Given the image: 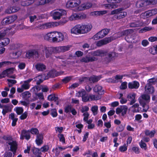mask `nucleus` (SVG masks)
Segmentation results:
<instances>
[{"mask_svg":"<svg viewBox=\"0 0 157 157\" xmlns=\"http://www.w3.org/2000/svg\"><path fill=\"white\" fill-rule=\"evenodd\" d=\"M92 28L90 24H78L71 29V32L75 34H85L90 31Z\"/></svg>","mask_w":157,"mask_h":157,"instance_id":"obj_1","label":"nucleus"},{"mask_svg":"<svg viewBox=\"0 0 157 157\" xmlns=\"http://www.w3.org/2000/svg\"><path fill=\"white\" fill-rule=\"evenodd\" d=\"M150 100V96L146 94H143L139 98V102L143 108V111L146 112L149 109L148 104Z\"/></svg>","mask_w":157,"mask_h":157,"instance_id":"obj_2","label":"nucleus"},{"mask_svg":"<svg viewBox=\"0 0 157 157\" xmlns=\"http://www.w3.org/2000/svg\"><path fill=\"white\" fill-rule=\"evenodd\" d=\"M123 10L122 8H120L112 11L111 14H115L114 17L118 19H120L124 17L127 15V13L125 12H122Z\"/></svg>","mask_w":157,"mask_h":157,"instance_id":"obj_3","label":"nucleus"},{"mask_svg":"<svg viewBox=\"0 0 157 157\" xmlns=\"http://www.w3.org/2000/svg\"><path fill=\"white\" fill-rule=\"evenodd\" d=\"M65 11L62 10H55L51 12V16L54 20L59 19L63 15L66 14Z\"/></svg>","mask_w":157,"mask_h":157,"instance_id":"obj_4","label":"nucleus"},{"mask_svg":"<svg viewBox=\"0 0 157 157\" xmlns=\"http://www.w3.org/2000/svg\"><path fill=\"white\" fill-rule=\"evenodd\" d=\"M44 49L45 51L46 57L47 58L51 57L53 53H57L56 47H44Z\"/></svg>","mask_w":157,"mask_h":157,"instance_id":"obj_5","label":"nucleus"},{"mask_svg":"<svg viewBox=\"0 0 157 157\" xmlns=\"http://www.w3.org/2000/svg\"><path fill=\"white\" fill-rule=\"evenodd\" d=\"M133 31L132 29H128L121 32V34L122 36H125V40L128 42H130V39L131 38V36Z\"/></svg>","mask_w":157,"mask_h":157,"instance_id":"obj_6","label":"nucleus"},{"mask_svg":"<svg viewBox=\"0 0 157 157\" xmlns=\"http://www.w3.org/2000/svg\"><path fill=\"white\" fill-rule=\"evenodd\" d=\"M64 35L61 33L54 31V42H59L64 40Z\"/></svg>","mask_w":157,"mask_h":157,"instance_id":"obj_7","label":"nucleus"},{"mask_svg":"<svg viewBox=\"0 0 157 157\" xmlns=\"http://www.w3.org/2000/svg\"><path fill=\"white\" fill-rule=\"evenodd\" d=\"M17 16L15 15L7 17L4 18L2 20V23L3 25L10 24L14 21L17 19Z\"/></svg>","mask_w":157,"mask_h":157,"instance_id":"obj_8","label":"nucleus"},{"mask_svg":"<svg viewBox=\"0 0 157 157\" xmlns=\"http://www.w3.org/2000/svg\"><path fill=\"white\" fill-rule=\"evenodd\" d=\"M76 96L78 97H82V101L84 102L88 101L90 98V97H89L88 95L86 94V93L84 90L79 91L78 93L76 94Z\"/></svg>","mask_w":157,"mask_h":157,"instance_id":"obj_9","label":"nucleus"},{"mask_svg":"<svg viewBox=\"0 0 157 157\" xmlns=\"http://www.w3.org/2000/svg\"><path fill=\"white\" fill-rule=\"evenodd\" d=\"M113 40V37H108L104 40L98 41L96 44V45L98 47H100L106 44L111 42Z\"/></svg>","mask_w":157,"mask_h":157,"instance_id":"obj_10","label":"nucleus"},{"mask_svg":"<svg viewBox=\"0 0 157 157\" xmlns=\"http://www.w3.org/2000/svg\"><path fill=\"white\" fill-rule=\"evenodd\" d=\"M97 60V58L94 56L90 57L88 56H86L83 57L80 60V61L82 62L88 63L89 62H93L96 61Z\"/></svg>","mask_w":157,"mask_h":157,"instance_id":"obj_11","label":"nucleus"},{"mask_svg":"<svg viewBox=\"0 0 157 157\" xmlns=\"http://www.w3.org/2000/svg\"><path fill=\"white\" fill-rule=\"evenodd\" d=\"M30 138V132L29 130L27 131L25 130H23L21 131V135L20 139L23 140L25 138L28 140Z\"/></svg>","mask_w":157,"mask_h":157,"instance_id":"obj_12","label":"nucleus"},{"mask_svg":"<svg viewBox=\"0 0 157 157\" xmlns=\"http://www.w3.org/2000/svg\"><path fill=\"white\" fill-rule=\"evenodd\" d=\"M54 31L48 33L44 36V39L50 42H54Z\"/></svg>","mask_w":157,"mask_h":157,"instance_id":"obj_13","label":"nucleus"},{"mask_svg":"<svg viewBox=\"0 0 157 157\" xmlns=\"http://www.w3.org/2000/svg\"><path fill=\"white\" fill-rule=\"evenodd\" d=\"M0 108L2 109V113L4 116L6 113L11 111L10 107L8 105H4L0 103Z\"/></svg>","mask_w":157,"mask_h":157,"instance_id":"obj_14","label":"nucleus"},{"mask_svg":"<svg viewBox=\"0 0 157 157\" xmlns=\"http://www.w3.org/2000/svg\"><path fill=\"white\" fill-rule=\"evenodd\" d=\"M136 5L137 8H141L147 6L146 0H140L136 2Z\"/></svg>","mask_w":157,"mask_h":157,"instance_id":"obj_15","label":"nucleus"},{"mask_svg":"<svg viewBox=\"0 0 157 157\" xmlns=\"http://www.w3.org/2000/svg\"><path fill=\"white\" fill-rule=\"evenodd\" d=\"M70 47L69 46H62L56 47L57 53L60 52H65L69 49Z\"/></svg>","mask_w":157,"mask_h":157,"instance_id":"obj_16","label":"nucleus"},{"mask_svg":"<svg viewBox=\"0 0 157 157\" xmlns=\"http://www.w3.org/2000/svg\"><path fill=\"white\" fill-rule=\"evenodd\" d=\"M145 90L148 94H153L155 91V89L152 86L147 84L145 87Z\"/></svg>","mask_w":157,"mask_h":157,"instance_id":"obj_17","label":"nucleus"},{"mask_svg":"<svg viewBox=\"0 0 157 157\" xmlns=\"http://www.w3.org/2000/svg\"><path fill=\"white\" fill-rule=\"evenodd\" d=\"M128 87L131 89H137L139 86V83L136 81H134L132 82H129L128 84Z\"/></svg>","mask_w":157,"mask_h":157,"instance_id":"obj_18","label":"nucleus"},{"mask_svg":"<svg viewBox=\"0 0 157 157\" xmlns=\"http://www.w3.org/2000/svg\"><path fill=\"white\" fill-rule=\"evenodd\" d=\"M93 91L96 93L98 92V94L102 95L104 93L103 90H102V87L98 85H96L93 89Z\"/></svg>","mask_w":157,"mask_h":157,"instance_id":"obj_19","label":"nucleus"},{"mask_svg":"<svg viewBox=\"0 0 157 157\" xmlns=\"http://www.w3.org/2000/svg\"><path fill=\"white\" fill-rule=\"evenodd\" d=\"M135 97L136 94L135 93L130 94L128 95L127 98L128 100L130 101V105H132L135 102Z\"/></svg>","mask_w":157,"mask_h":157,"instance_id":"obj_20","label":"nucleus"},{"mask_svg":"<svg viewBox=\"0 0 157 157\" xmlns=\"http://www.w3.org/2000/svg\"><path fill=\"white\" fill-rule=\"evenodd\" d=\"M36 0H27L21 2V5L23 6H27L33 4Z\"/></svg>","mask_w":157,"mask_h":157,"instance_id":"obj_21","label":"nucleus"},{"mask_svg":"<svg viewBox=\"0 0 157 157\" xmlns=\"http://www.w3.org/2000/svg\"><path fill=\"white\" fill-rule=\"evenodd\" d=\"M9 118L12 120V125L13 126H15L18 120V118L15 117V114L14 113H11L9 116Z\"/></svg>","mask_w":157,"mask_h":157,"instance_id":"obj_22","label":"nucleus"},{"mask_svg":"<svg viewBox=\"0 0 157 157\" xmlns=\"http://www.w3.org/2000/svg\"><path fill=\"white\" fill-rule=\"evenodd\" d=\"M92 6V4L90 2L82 4L79 7L80 10H83L86 9H89Z\"/></svg>","mask_w":157,"mask_h":157,"instance_id":"obj_23","label":"nucleus"},{"mask_svg":"<svg viewBox=\"0 0 157 157\" xmlns=\"http://www.w3.org/2000/svg\"><path fill=\"white\" fill-rule=\"evenodd\" d=\"M46 29L58 26L59 23L58 22H48L45 23Z\"/></svg>","mask_w":157,"mask_h":157,"instance_id":"obj_24","label":"nucleus"},{"mask_svg":"<svg viewBox=\"0 0 157 157\" xmlns=\"http://www.w3.org/2000/svg\"><path fill=\"white\" fill-rule=\"evenodd\" d=\"M19 10V8L18 7L13 6L11 7L9 9L6 10L5 12L7 13H15L18 11Z\"/></svg>","mask_w":157,"mask_h":157,"instance_id":"obj_25","label":"nucleus"},{"mask_svg":"<svg viewBox=\"0 0 157 157\" xmlns=\"http://www.w3.org/2000/svg\"><path fill=\"white\" fill-rule=\"evenodd\" d=\"M35 67L38 71H42L46 69L45 66L43 63H39L35 65Z\"/></svg>","mask_w":157,"mask_h":157,"instance_id":"obj_26","label":"nucleus"},{"mask_svg":"<svg viewBox=\"0 0 157 157\" xmlns=\"http://www.w3.org/2000/svg\"><path fill=\"white\" fill-rule=\"evenodd\" d=\"M8 144L10 145V150L12 151H15L17 149V144L15 141L9 142Z\"/></svg>","mask_w":157,"mask_h":157,"instance_id":"obj_27","label":"nucleus"},{"mask_svg":"<svg viewBox=\"0 0 157 157\" xmlns=\"http://www.w3.org/2000/svg\"><path fill=\"white\" fill-rule=\"evenodd\" d=\"M27 56L28 57H33L34 56H36V55H38V52L37 51L35 50H32L30 51H29L27 53Z\"/></svg>","mask_w":157,"mask_h":157,"instance_id":"obj_28","label":"nucleus"},{"mask_svg":"<svg viewBox=\"0 0 157 157\" xmlns=\"http://www.w3.org/2000/svg\"><path fill=\"white\" fill-rule=\"evenodd\" d=\"M155 131L154 130L150 131L148 130H146L144 131V133L146 136H149L150 138H152L154 136Z\"/></svg>","mask_w":157,"mask_h":157,"instance_id":"obj_29","label":"nucleus"},{"mask_svg":"<svg viewBox=\"0 0 157 157\" xmlns=\"http://www.w3.org/2000/svg\"><path fill=\"white\" fill-rule=\"evenodd\" d=\"M102 33V32L100 31L96 34L93 37L94 40H96L104 37V36Z\"/></svg>","mask_w":157,"mask_h":157,"instance_id":"obj_30","label":"nucleus"},{"mask_svg":"<svg viewBox=\"0 0 157 157\" xmlns=\"http://www.w3.org/2000/svg\"><path fill=\"white\" fill-rule=\"evenodd\" d=\"M92 55L93 56H102L105 55L103 51L100 50H98L96 51L92 52Z\"/></svg>","mask_w":157,"mask_h":157,"instance_id":"obj_31","label":"nucleus"},{"mask_svg":"<svg viewBox=\"0 0 157 157\" xmlns=\"http://www.w3.org/2000/svg\"><path fill=\"white\" fill-rule=\"evenodd\" d=\"M105 55L106 57L108 58V61L109 62L112 58L117 56V54L115 52H113L111 53H108Z\"/></svg>","mask_w":157,"mask_h":157,"instance_id":"obj_32","label":"nucleus"},{"mask_svg":"<svg viewBox=\"0 0 157 157\" xmlns=\"http://www.w3.org/2000/svg\"><path fill=\"white\" fill-rule=\"evenodd\" d=\"M146 13L148 14V16H149L150 17L157 13V9H154L150 10L147 11V12Z\"/></svg>","mask_w":157,"mask_h":157,"instance_id":"obj_33","label":"nucleus"},{"mask_svg":"<svg viewBox=\"0 0 157 157\" xmlns=\"http://www.w3.org/2000/svg\"><path fill=\"white\" fill-rule=\"evenodd\" d=\"M43 137L41 134H39L37 136V138L36 140L37 144L40 145L42 143Z\"/></svg>","mask_w":157,"mask_h":157,"instance_id":"obj_34","label":"nucleus"},{"mask_svg":"<svg viewBox=\"0 0 157 157\" xmlns=\"http://www.w3.org/2000/svg\"><path fill=\"white\" fill-rule=\"evenodd\" d=\"M157 82V78H153L149 79L147 80V84H149L150 85L152 86L155 84Z\"/></svg>","mask_w":157,"mask_h":157,"instance_id":"obj_35","label":"nucleus"},{"mask_svg":"<svg viewBox=\"0 0 157 157\" xmlns=\"http://www.w3.org/2000/svg\"><path fill=\"white\" fill-rule=\"evenodd\" d=\"M100 78L99 76H93L89 78V80L90 81H92L93 83L97 82Z\"/></svg>","mask_w":157,"mask_h":157,"instance_id":"obj_36","label":"nucleus"},{"mask_svg":"<svg viewBox=\"0 0 157 157\" xmlns=\"http://www.w3.org/2000/svg\"><path fill=\"white\" fill-rule=\"evenodd\" d=\"M101 95H92L90 96V98L91 100H97L100 99L101 98Z\"/></svg>","mask_w":157,"mask_h":157,"instance_id":"obj_37","label":"nucleus"},{"mask_svg":"<svg viewBox=\"0 0 157 157\" xmlns=\"http://www.w3.org/2000/svg\"><path fill=\"white\" fill-rule=\"evenodd\" d=\"M150 52L152 54L155 55L157 53V45L153 46L150 48L149 49Z\"/></svg>","mask_w":157,"mask_h":157,"instance_id":"obj_38","label":"nucleus"},{"mask_svg":"<svg viewBox=\"0 0 157 157\" xmlns=\"http://www.w3.org/2000/svg\"><path fill=\"white\" fill-rule=\"evenodd\" d=\"M128 109V107L126 105H122L121 106V109L122 113L121 115L122 116H124L126 114Z\"/></svg>","mask_w":157,"mask_h":157,"instance_id":"obj_39","label":"nucleus"},{"mask_svg":"<svg viewBox=\"0 0 157 157\" xmlns=\"http://www.w3.org/2000/svg\"><path fill=\"white\" fill-rule=\"evenodd\" d=\"M34 79L35 81L36 82V84L38 85H40L43 81L42 78V77L40 75L36 77Z\"/></svg>","mask_w":157,"mask_h":157,"instance_id":"obj_40","label":"nucleus"},{"mask_svg":"<svg viewBox=\"0 0 157 157\" xmlns=\"http://www.w3.org/2000/svg\"><path fill=\"white\" fill-rule=\"evenodd\" d=\"M147 6L155 5L157 4V0H146Z\"/></svg>","mask_w":157,"mask_h":157,"instance_id":"obj_41","label":"nucleus"},{"mask_svg":"<svg viewBox=\"0 0 157 157\" xmlns=\"http://www.w3.org/2000/svg\"><path fill=\"white\" fill-rule=\"evenodd\" d=\"M98 107L97 105H94L92 107L91 110L94 115L95 116L98 114Z\"/></svg>","mask_w":157,"mask_h":157,"instance_id":"obj_42","label":"nucleus"},{"mask_svg":"<svg viewBox=\"0 0 157 157\" xmlns=\"http://www.w3.org/2000/svg\"><path fill=\"white\" fill-rule=\"evenodd\" d=\"M17 115H21L23 112V109L21 107H17L14 109Z\"/></svg>","mask_w":157,"mask_h":157,"instance_id":"obj_43","label":"nucleus"},{"mask_svg":"<svg viewBox=\"0 0 157 157\" xmlns=\"http://www.w3.org/2000/svg\"><path fill=\"white\" fill-rule=\"evenodd\" d=\"M105 7L107 9H113L116 7V5L114 3H109L105 5Z\"/></svg>","mask_w":157,"mask_h":157,"instance_id":"obj_44","label":"nucleus"},{"mask_svg":"<svg viewBox=\"0 0 157 157\" xmlns=\"http://www.w3.org/2000/svg\"><path fill=\"white\" fill-rule=\"evenodd\" d=\"M138 21L133 22L130 24L129 26L131 27H136L140 26V24Z\"/></svg>","mask_w":157,"mask_h":157,"instance_id":"obj_45","label":"nucleus"},{"mask_svg":"<svg viewBox=\"0 0 157 157\" xmlns=\"http://www.w3.org/2000/svg\"><path fill=\"white\" fill-rule=\"evenodd\" d=\"M10 42V40L7 38H4L2 40V45L6 46Z\"/></svg>","mask_w":157,"mask_h":157,"instance_id":"obj_46","label":"nucleus"},{"mask_svg":"<svg viewBox=\"0 0 157 157\" xmlns=\"http://www.w3.org/2000/svg\"><path fill=\"white\" fill-rule=\"evenodd\" d=\"M11 63L10 62L6 61L0 62V68L7 65H10Z\"/></svg>","mask_w":157,"mask_h":157,"instance_id":"obj_47","label":"nucleus"},{"mask_svg":"<svg viewBox=\"0 0 157 157\" xmlns=\"http://www.w3.org/2000/svg\"><path fill=\"white\" fill-rule=\"evenodd\" d=\"M139 145L140 147L144 150H146L147 148V145L143 140H141L140 142L139 143Z\"/></svg>","mask_w":157,"mask_h":157,"instance_id":"obj_48","label":"nucleus"},{"mask_svg":"<svg viewBox=\"0 0 157 157\" xmlns=\"http://www.w3.org/2000/svg\"><path fill=\"white\" fill-rule=\"evenodd\" d=\"M127 146L126 144H124L123 146L120 147L119 150L121 152H124L127 150Z\"/></svg>","mask_w":157,"mask_h":157,"instance_id":"obj_49","label":"nucleus"},{"mask_svg":"<svg viewBox=\"0 0 157 157\" xmlns=\"http://www.w3.org/2000/svg\"><path fill=\"white\" fill-rule=\"evenodd\" d=\"M86 17V16L85 14L82 13L81 14H77V19H83Z\"/></svg>","mask_w":157,"mask_h":157,"instance_id":"obj_50","label":"nucleus"},{"mask_svg":"<svg viewBox=\"0 0 157 157\" xmlns=\"http://www.w3.org/2000/svg\"><path fill=\"white\" fill-rule=\"evenodd\" d=\"M107 13L106 10L99 11L94 12V14L96 15H100L104 14Z\"/></svg>","mask_w":157,"mask_h":157,"instance_id":"obj_51","label":"nucleus"},{"mask_svg":"<svg viewBox=\"0 0 157 157\" xmlns=\"http://www.w3.org/2000/svg\"><path fill=\"white\" fill-rule=\"evenodd\" d=\"M58 136L59 138V141L63 143L65 142V139L63 135L62 134H58Z\"/></svg>","mask_w":157,"mask_h":157,"instance_id":"obj_52","label":"nucleus"},{"mask_svg":"<svg viewBox=\"0 0 157 157\" xmlns=\"http://www.w3.org/2000/svg\"><path fill=\"white\" fill-rule=\"evenodd\" d=\"M73 108L71 105H68L64 108V112L66 113H68L70 112L71 110Z\"/></svg>","mask_w":157,"mask_h":157,"instance_id":"obj_53","label":"nucleus"},{"mask_svg":"<svg viewBox=\"0 0 157 157\" xmlns=\"http://www.w3.org/2000/svg\"><path fill=\"white\" fill-rule=\"evenodd\" d=\"M110 30V29L105 28L102 29L101 31L102 32V33L103 34V35H104V36H105L107 35V34L109 32Z\"/></svg>","mask_w":157,"mask_h":157,"instance_id":"obj_54","label":"nucleus"},{"mask_svg":"<svg viewBox=\"0 0 157 157\" xmlns=\"http://www.w3.org/2000/svg\"><path fill=\"white\" fill-rule=\"evenodd\" d=\"M72 1L74 7L78 6L81 3L80 0H72Z\"/></svg>","mask_w":157,"mask_h":157,"instance_id":"obj_55","label":"nucleus"},{"mask_svg":"<svg viewBox=\"0 0 157 157\" xmlns=\"http://www.w3.org/2000/svg\"><path fill=\"white\" fill-rule=\"evenodd\" d=\"M50 114L53 117H56L57 115L56 109H52L51 111Z\"/></svg>","mask_w":157,"mask_h":157,"instance_id":"obj_56","label":"nucleus"},{"mask_svg":"<svg viewBox=\"0 0 157 157\" xmlns=\"http://www.w3.org/2000/svg\"><path fill=\"white\" fill-rule=\"evenodd\" d=\"M69 19L71 21H72L77 19V14L75 13L72 14L69 17Z\"/></svg>","mask_w":157,"mask_h":157,"instance_id":"obj_57","label":"nucleus"},{"mask_svg":"<svg viewBox=\"0 0 157 157\" xmlns=\"http://www.w3.org/2000/svg\"><path fill=\"white\" fill-rule=\"evenodd\" d=\"M39 18H37V17L36 15H34L33 16H29L30 21L31 22H33L35 19H36V20H38L39 19H40V17H38Z\"/></svg>","mask_w":157,"mask_h":157,"instance_id":"obj_58","label":"nucleus"},{"mask_svg":"<svg viewBox=\"0 0 157 157\" xmlns=\"http://www.w3.org/2000/svg\"><path fill=\"white\" fill-rule=\"evenodd\" d=\"M21 87L23 88L24 89H28L29 87V84L25 82V81L24 84L22 85Z\"/></svg>","mask_w":157,"mask_h":157,"instance_id":"obj_59","label":"nucleus"},{"mask_svg":"<svg viewBox=\"0 0 157 157\" xmlns=\"http://www.w3.org/2000/svg\"><path fill=\"white\" fill-rule=\"evenodd\" d=\"M74 6L73 5V2L72 0H71L68 1L66 3V6L67 8H72L74 7Z\"/></svg>","mask_w":157,"mask_h":157,"instance_id":"obj_60","label":"nucleus"},{"mask_svg":"<svg viewBox=\"0 0 157 157\" xmlns=\"http://www.w3.org/2000/svg\"><path fill=\"white\" fill-rule=\"evenodd\" d=\"M30 132L33 134H36L39 133V131L36 128H32L30 130Z\"/></svg>","mask_w":157,"mask_h":157,"instance_id":"obj_61","label":"nucleus"},{"mask_svg":"<svg viewBox=\"0 0 157 157\" xmlns=\"http://www.w3.org/2000/svg\"><path fill=\"white\" fill-rule=\"evenodd\" d=\"M71 79V77H66L62 80L63 83H66L68 82Z\"/></svg>","mask_w":157,"mask_h":157,"instance_id":"obj_62","label":"nucleus"},{"mask_svg":"<svg viewBox=\"0 0 157 157\" xmlns=\"http://www.w3.org/2000/svg\"><path fill=\"white\" fill-rule=\"evenodd\" d=\"M28 116V113L26 112H25L20 117L21 120H24Z\"/></svg>","mask_w":157,"mask_h":157,"instance_id":"obj_63","label":"nucleus"},{"mask_svg":"<svg viewBox=\"0 0 157 157\" xmlns=\"http://www.w3.org/2000/svg\"><path fill=\"white\" fill-rule=\"evenodd\" d=\"M124 127L122 125H120L116 128L118 132H121L124 129Z\"/></svg>","mask_w":157,"mask_h":157,"instance_id":"obj_64","label":"nucleus"}]
</instances>
